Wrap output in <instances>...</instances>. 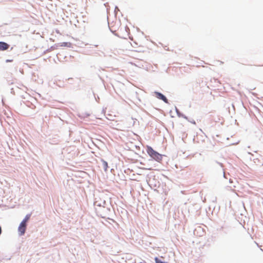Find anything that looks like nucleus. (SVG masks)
Masks as SVG:
<instances>
[{"label":"nucleus","mask_w":263,"mask_h":263,"mask_svg":"<svg viewBox=\"0 0 263 263\" xmlns=\"http://www.w3.org/2000/svg\"><path fill=\"white\" fill-rule=\"evenodd\" d=\"M146 151L148 154L154 159L158 162H160L162 160V155L154 151L151 146H147Z\"/></svg>","instance_id":"nucleus-1"},{"label":"nucleus","mask_w":263,"mask_h":263,"mask_svg":"<svg viewBox=\"0 0 263 263\" xmlns=\"http://www.w3.org/2000/svg\"><path fill=\"white\" fill-rule=\"evenodd\" d=\"M118 113L116 111L110 110L106 114L107 118L109 120H114V118L116 117Z\"/></svg>","instance_id":"nucleus-2"},{"label":"nucleus","mask_w":263,"mask_h":263,"mask_svg":"<svg viewBox=\"0 0 263 263\" xmlns=\"http://www.w3.org/2000/svg\"><path fill=\"white\" fill-rule=\"evenodd\" d=\"M26 224L21 222L18 229V232L20 233V234L21 235H23L25 233L26 231Z\"/></svg>","instance_id":"nucleus-3"},{"label":"nucleus","mask_w":263,"mask_h":263,"mask_svg":"<svg viewBox=\"0 0 263 263\" xmlns=\"http://www.w3.org/2000/svg\"><path fill=\"white\" fill-rule=\"evenodd\" d=\"M155 96L158 99L163 100L164 102L167 103L168 100L166 98L162 93L158 92H155Z\"/></svg>","instance_id":"nucleus-4"},{"label":"nucleus","mask_w":263,"mask_h":263,"mask_svg":"<svg viewBox=\"0 0 263 263\" xmlns=\"http://www.w3.org/2000/svg\"><path fill=\"white\" fill-rule=\"evenodd\" d=\"M9 45L5 42H0V50L3 51L8 49Z\"/></svg>","instance_id":"nucleus-5"},{"label":"nucleus","mask_w":263,"mask_h":263,"mask_svg":"<svg viewBox=\"0 0 263 263\" xmlns=\"http://www.w3.org/2000/svg\"><path fill=\"white\" fill-rule=\"evenodd\" d=\"M101 161H102V166H103V167L104 169V171H106L107 170V168H108V163H107V162L106 161H105V160H103V159L101 160Z\"/></svg>","instance_id":"nucleus-6"},{"label":"nucleus","mask_w":263,"mask_h":263,"mask_svg":"<svg viewBox=\"0 0 263 263\" xmlns=\"http://www.w3.org/2000/svg\"><path fill=\"white\" fill-rule=\"evenodd\" d=\"M30 217V215H27L24 218V219L22 221V222H24L26 224L27 222L28 221Z\"/></svg>","instance_id":"nucleus-7"},{"label":"nucleus","mask_w":263,"mask_h":263,"mask_svg":"<svg viewBox=\"0 0 263 263\" xmlns=\"http://www.w3.org/2000/svg\"><path fill=\"white\" fill-rule=\"evenodd\" d=\"M155 260L156 263H167V262H163V261H161L158 257H155Z\"/></svg>","instance_id":"nucleus-8"},{"label":"nucleus","mask_w":263,"mask_h":263,"mask_svg":"<svg viewBox=\"0 0 263 263\" xmlns=\"http://www.w3.org/2000/svg\"><path fill=\"white\" fill-rule=\"evenodd\" d=\"M61 46H67V47H70V43H68V42H63L62 43Z\"/></svg>","instance_id":"nucleus-9"}]
</instances>
